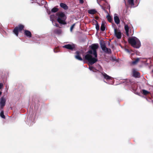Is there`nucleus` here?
<instances>
[{
  "mask_svg": "<svg viewBox=\"0 0 153 153\" xmlns=\"http://www.w3.org/2000/svg\"><path fill=\"white\" fill-rule=\"evenodd\" d=\"M56 15L58 17L57 21L59 24L64 25L66 24L65 21L67 19V17L64 12H58L56 13Z\"/></svg>",
  "mask_w": 153,
  "mask_h": 153,
  "instance_id": "1",
  "label": "nucleus"
},
{
  "mask_svg": "<svg viewBox=\"0 0 153 153\" xmlns=\"http://www.w3.org/2000/svg\"><path fill=\"white\" fill-rule=\"evenodd\" d=\"M89 47L92 50H89L88 52V53L89 54H93L94 57L96 58L97 57V50L99 47V45L97 44H93L90 46Z\"/></svg>",
  "mask_w": 153,
  "mask_h": 153,
  "instance_id": "2",
  "label": "nucleus"
},
{
  "mask_svg": "<svg viewBox=\"0 0 153 153\" xmlns=\"http://www.w3.org/2000/svg\"><path fill=\"white\" fill-rule=\"evenodd\" d=\"M85 60H87L89 63L92 65L94 64L98 61V59L94 57H92V56L89 54H86L85 57Z\"/></svg>",
  "mask_w": 153,
  "mask_h": 153,
  "instance_id": "3",
  "label": "nucleus"
},
{
  "mask_svg": "<svg viewBox=\"0 0 153 153\" xmlns=\"http://www.w3.org/2000/svg\"><path fill=\"white\" fill-rule=\"evenodd\" d=\"M128 42L134 48H139L140 46V42H137L133 38H129Z\"/></svg>",
  "mask_w": 153,
  "mask_h": 153,
  "instance_id": "4",
  "label": "nucleus"
},
{
  "mask_svg": "<svg viewBox=\"0 0 153 153\" xmlns=\"http://www.w3.org/2000/svg\"><path fill=\"white\" fill-rule=\"evenodd\" d=\"M100 47L102 50L105 53L111 54V51L110 48H108L106 47L105 43L104 42H100Z\"/></svg>",
  "mask_w": 153,
  "mask_h": 153,
  "instance_id": "5",
  "label": "nucleus"
},
{
  "mask_svg": "<svg viewBox=\"0 0 153 153\" xmlns=\"http://www.w3.org/2000/svg\"><path fill=\"white\" fill-rule=\"evenodd\" d=\"M24 26L23 25L20 24L14 28L13 30V32L17 36H18L19 34V31L22 30L24 29Z\"/></svg>",
  "mask_w": 153,
  "mask_h": 153,
  "instance_id": "6",
  "label": "nucleus"
},
{
  "mask_svg": "<svg viewBox=\"0 0 153 153\" xmlns=\"http://www.w3.org/2000/svg\"><path fill=\"white\" fill-rule=\"evenodd\" d=\"M6 100L3 97H2L0 100V109H3L5 105Z\"/></svg>",
  "mask_w": 153,
  "mask_h": 153,
  "instance_id": "7",
  "label": "nucleus"
},
{
  "mask_svg": "<svg viewBox=\"0 0 153 153\" xmlns=\"http://www.w3.org/2000/svg\"><path fill=\"white\" fill-rule=\"evenodd\" d=\"M63 47L66 49L73 51L75 48V46L74 44H73L72 45L68 44L65 45Z\"/></svg>",
  "mask_w": 153,
  "mask_h": 153,
  "instance_id": "8",
  "label": "nucleus"
},
{
  "mask_svg": "<svg viewBox=\"0 0 153 153\" xmlns=\"http://www.w3.org/2000/svg\"><path fill=\"white\" fill-rule=\"evenodd\" d=\"M114 33L116 37L118 39H120L121 37V33L120 31H118L117 29H114Z\"/></svg>",
  "mask_w": 153,
  "mask_h": 153,
  "instance_id": "9",
  "label": "nucleus"
},
{
  "mask_svg": "<svg viewBox=\"0 0 153 153\" xmlns=\"http://www.w3.org/2000/svg\"><path fill=\"white\" fill-rule=\"evenodd\" d=\"M132 75L135 78H138L140 77V74L139 72L134 69L132 71Z\"/></svg>",
  "mask_w": 153,
  "mask_h": 153,
  "instance_id": "10",
  "label": "nucleus"
},
{
  "mask_svg": "<svg viewBox=\"0 0 153 153\" xmlns=\"http://www.w3.org/2000/svg\"><path fill=\"white\" fill-rule=\"evenodd\" d=\"M76 55L75 56V58L77 59L80 61H82L83 60L82 58L80 56V52L79 51H76L75 52Z\"/></svg>",
  "mask_w": 153,
  "mask_h": 153,
  "instance_id": "11",
  "label": "nucleus"
},
{
  "mask_svg": "<svg viewBox=\"0 0 153 153\" xmlns=\"http://www.w3.org/2000/svg\"><path fill=\"white\" fill-rule=\"evenodd\" d=\"M101 74L103 76L104 78L106 80H110L112 78V77L109 76L104 72H102Z\"/></svg>",
  "mask_w": 153,
  "mask_h": 153,
  "instance_id": "12",
  "label": "nucleus"
},
{
  "mask_svg": "<svg viewBox=\"0 0 153 153\" xmlns=\"http://www.w3.org/2000/svg\"><path fill=\"white\" fill-rule=\"evenodd\" d=\"M24 34L27 37L29 38H31L32 37V34L28 30H25Z\"/></svg>",
  "mask_w": 153,
  "mask_h": 153,
  "instance_id": "13",
  "label": "nucleus"
},
{
  "mask_svg": "<svg viewBox=\"0 0 153 153\" xmlns=\"http://www.w3.org/2000/svg\"><path fill=\"white\" fill-rule=\"evenodd\" d=\"M117 14H115L114 17V19L115 22L117 24H118L120 23V20L118 16H117Z\"/></svg>",
  "mask_w": 153,
  "mask_h": 153,
  "instance_id": "14",
  "label": "nucleus"
},
{
  "mask_svg": "<svg viewBox=\"0 0 153 153\" xmlns=\"http://www.w3.org/2000/svg\"><path fill=\"white\" fill-rule=\"evenodd\" d=\"M105 23H106L104 21H102V22L100 27V30L102 31H104L105 30Z\"/></svg>",
  "mask_w": 153,
  "mask_h": 153,
  "instance_id": "15",
  "label": "nucleus"
},
{
  "mask_svg": "<svg viewBox=\"0 0 153 153\" xmlns=\"http://www.w3.org/2000/svg\"><path fill=\"white\" fill-rule=\"evenodd\" d=\"M62 31L61 30L59 29H56L54 30L53 32L54 34L60 35L62 33Z\"/></svg>",
  "mask_w": 153,
  "mask_h": 153,
  "instance_id": "16",
  "label": "nucleus"
},
{
  "mask_svg": "<svg viewBox=\"0 0 153 153\" xmlns=\"http://www.w3.org/2000/svg\"><path fill=\"white\" fill-rule=\"evenodd\" d=\"M125 30L126 31V34L127 36H128L129 35V28L127 25H125L124 26Z\"/></svg>",
  "mask_w": 153,
  "mask_h": 153,
  "instance_id": "17",
  "label": "nucleus"
},
{
  "mask_svg": "<svg viewBox=\"0 0 153 153\" xmlns=\"http://www.w3.org/2000/svg\"><path fill=\"white\" fill-rule=\"evenodd\" d=\"M60 6L62 8L65 10H67L68 8V7L67 5L63 3H61L60 4Z\"/></svg>",
  "mask_w": 153,
  "mask_h": 153,
  "instance_id": "18",
  "label": "nucleus"
},
{
  "mask_svg": "<svg viewBox=\"0 0 153 153\" xmlns=\"http://www.w3.org/2000/svg\"><path fill=\"white\" fill-rule=\"evenodd\" d=\"M97 12V10L94 9H93L88 10V13L91 14H94Z\"/></svg>",
  "mask_w": 153,
  "mask_h": 153,
  "instance_id": "19",
  "label": "nucleus"
},
{
  "mask_svg": "<svg viewBox=\"0 0 153 153\" xmlns=\"http://www.w3.org/2000/svg\"><path fill=\"white\" fill-rule=\"evenodd\" d=\"M141 92L143 94L145 95H147L148 94L150 93V92L144 89H143L142 90Z\"/></svg>",
  "mask_w": 153,
  "mask_h": 153,
  "instance_id": "20",
  "label": "nucleus"
},
{
  "mask_svg": "<svg viewBox=\"0 0 153 153\" xmlns=\"http://www.w3.org/2000/svg\"><path fill=\"white\" fill-rule=\"evenodd\" d=\"M95 22H96V28L97 31H98L100 29V25L98 24L96 20H94Z\"/></svg>",
  "mask_w": 153,
  "mask_h": 153,
  "instance_id": "21",
  "label": "nucleus"
},
{
  "mask_svg": "<svg viewBox=\"0 0 153 153\" xmlns=\"http://www.w3.org/2000/svg\"><path fill=\"white\" fill-rule=\"evenodd\" d=\"M106 18L108 21L110 22H111L112 21V18L111 16L109 15H107L106 16Z\"/></svg>",
  "mask_w": 153,
  "mask_h": 153,
  "instance_id": "22",
  "label": "nucleus"
},
{
  "mask_svg": "<svg viewBox=\"0 0 153 153\" xmlns=\"http://www.w3.org/2000/svg\"><path fill=\"white\" fill-rule=\"evenodd\" d=\"M59 10V9L54 7L52 8L51 10V12L52 13H56Z\"/></svg>",
  "mask_w": 153,
  "mask_h": 153,
  "instance_id": "23",
  "label": "nucleus"
},
{
  "mask_svg": "<svg viewBox=\"0 0 153 153\" xmlns=\"http://www.w3.org/2000/svg\"><path fill=\"white\" fill-rule=\"evenodd\" d=\"M1 111L0 113V116L3 118L5 119V117L4 115V111L3 110L1 109Z\"/></svg>",
  "mask_w": 153,
  "mask_h": 153,
  "instance_id": "24",
  "label": "nucleus"
},
{
  "mask_svg": "<svg viewBox=\"0 0 153 153\" xmlns=\"http://www.w3.org/2000/svg\"><path fill=\"white\" fill-rule=\"evenodd\" d=\"M139 60L140 59L139 58H137L134 61L132 62V63L133 65L136 64L139 61Z\"/></svg>",
  "mask_w": 153,
  "mask_h": 153,
  "instance_id": "25",
  "label": "nucleus"
},
{
  "mask_svg": "<svg viewBox=\"0 0 153 153\" xmlns=\"http://www.w3.org/2000/svg\"><path fill=\"white\" fill-rule=\"evenodd\" d=\"M128 2L131 5H133L134 4V0H128Z\"/></svg>",
  "mask_w": 153,
  "mask_h": 153,
  "instance_id": "26",
  "label": "nucleus"
},
{
  "mask_svg": "<svg viewBox=\"0 0 153 153\" xmlns=\"http://www.w3.org/2000/svg\"><path fill=\"white\" fill-rule=\"evenodd\" d=\"M75 24L74 23L73 25H72L71 26L70 29L71 32H72L73 29L74 28V27L75 26Z\"/></svg>",
  "mask_w": 153,
  "mask_h": 153,
  "instance_id": "27",
  "label": "nucleus"
},
{
  "mask_svg": "<svg viewBox=\"0 0 153 153\" xmlns=\"http://www.w3.org/2000/svg\"><path fill=\"white\" fill-rule=\"evenodd\" d=\"M59 51V48H56L54 49V51L55 53H57Z\"/></svg>",
  "mask_w": 153,
  "mask_h": 153,
  "instance_id": "28",
  "label": "nucleus"
},
{
  "mask_svg": "<svg viewBox=\"0 0 153 153\" xmlns=\"http://www.w3.org/2000/svg\"><path fill=\"white\" fill-rule=\"evenodd\" d=\"M102 9L105 11V12L107 13V11L105 10V8L103 6H101Z\"/></svg>",
  "mask_w": 153,
  "mask_h": 153,
  "instance_id": "29",
  "label": "nucleus"
},
{
  "mask_svg": "<svg viewBox=\"0 0 153 153\" xmlns=\"http://www.w3.org/2000/svg\"><path fill=\"white\" fill-rule=\"evenodd\" d=\"M89 68L90 70H92L94 68L92 66H89Z\"/></svg>",
  "mask_w": 153,
  "mask_h": 153,
  "instance_id": "30",
  "label": "nucleus"
},
{
  "mask_svg": "<svg viewBox=\"0 0 153 153\" xmlns=\"http://www.w3.org/2000/svg\"><path fill=\"white\" fill-rule=\"evenodd\" d=\"M3 86V84L2 83H0V89L2 88Z\"/></svg>",
  "mask_w": 153,
  "mask_h": 153,
  "instance_id": "31",
  "label": "nucleus"
},
{
  "mask_svg": "<svg viewBox=\"0 0 153 153\" xmlns=\"http://www.w3.org/2000/svg\"><path fill=\"white\" fill-rule=\"evenodd\" d=\"M79 3L81 4H83L84 3V1L83 0H79Z\"/></svg>",
  "mask_w": 153,
  "mask_h": 153,
  "instance_id": "32",
  "label": "nucleus"
},
{
  "mask_svg": "<svg viewBox=\"0 0 153 153\" xmlns=\"http://www.w3.org/2000/svg\"><path fill=\"white\" fill-rule=\"evenodd\" d=\"M55 26L56 27H59L60 28V27L59 26V25L58 24H57V23H56L55 24Z\"/></svg>",
  "mask_w": 153,
  "mask_h": 153,
  "instance_id": "33",
  "label": "nucleus"
},
{
  "mask_svg": "<svg viewBox=\"0 0 153 153\" xmlns=\"http://www.w3.org/2000/svg\"><path fill=\"white\" fill-rule=\"evenodd\" d=\"M50 17L51 19V18H52V17H54V15H51Z\"/></svg>",
  "mask_w": 153,
  "mask_h": 153,
  "instance_id": "34",
  "label": "nucleus"
},
{
  "mask_svg": "<svg viewBox=\"0 0 153 153\" xmlns=\"http://www.w3.org/2000/svg\"><path fill=\"white\" fill-rule=\"evenodd\" d=\"M99 18V17H95V19H98Z\"/></svg>",
  "mask_w": 153,
  "mask_h": 153,
  "instance_id": "35",
  "label": "nucleus"
},
{
  "mask_svg": "<svg viewBox=\"0 0 153 153\" xmlns=\"http://www.w3.org/2000/svg\"><path fill=\"white\" fill-rule=\"evenodd\" d=\"M112 59L114 61H115V59H114L113 57H112Z\"/></svg>",
  "mask_w": 153,
  "mask_h": 153,
  "instance_id": "36",
  "label": "nucleus"
},
{
  "mask_svg": "<svg viewBox=\"0 0 153 153\" xmlns=\"http://www.w3.org/2000/svg\"><path fill=\"white\" fill-rule=\"evenodd\" d=\"M94 20H95L94 19L93 21V22L94 23H96V22H95V21H94Z\"/></svg>",
  "mask_w": 153,
  "mask_h": 153,
  "instance_id": "37",
  "label": "nucleus"
},
{
  "mask_svg": "<svg viewBox=\"0 0 153 153\" xmlns=\"http://www.w3.org/2000/svg\"><path fill=\"white\" fill-rule=\"evenodd\" d=\"M2 93L0 91V95Z\"/></svg>",
  "mask_w": 153,
  "mask_h": 153,
  "instance_id": "38",
  "label": "nucleus"
},
{
  "mask_svg": "<svg viewBox=\"0 0 153 153\" xmlns=\"http://www.w3.org/2000/svg\"><path fill=\"white\" fill-rule=\"evenodd\" d=\"M152 72H153V70H152Z\"/></svg>",
  "mask_w": 153,
  "mask_h": 153,
  "instance_id": "39",
  "label": "nucleus"
}]
</instances>
